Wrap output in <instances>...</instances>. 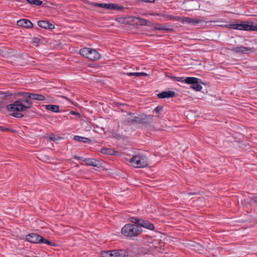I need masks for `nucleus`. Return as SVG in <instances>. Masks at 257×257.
I'll return each instance as SVG.
<instances>
[{
	"mask_svg": "<svg viewBox=\"0 0 257 257\" xmlns=\"http://www.w3.org/2000/svg\"><path fill=\"white\" fill-rule=\"evenodd\" d=\"M144 119L141 116H131L128 118L126 121L125 123L127 124L130 125L134 123H143Z\"/></svg>",
	"mask_w": 257,
	"mask_h": 257,
	"instance_id": "13",
	"label": "nucleus"
},
{
	"mask_svg": "<svg viewBox=\"0 0 257 257\" xmlns=\"http://www.w3.org/2000/svg\"><path fill=\"white\" fill-rule=\"evenodd\" d=\"M228 28L234 30H240V24H232L227 26Z\"/></svg>",
	"mask_w": 257,
	"mask_h": 257,
	"instance_id": "31",
	"label": "nucleus"
},
{
	"mask_svg": "<svg viewBox=\"0 0 257 257\" xmlns=\"http://www.w3.org/2000/svg\"><path fill=\"white\" fill-rule=\"evenodd\" d=\"M257 203V197H254L253 198H251L250 200V203L253 204V203Z\"/></svg>",
	"mask_w": 257,
	"mask_h": 257,
	"instance_id": "41",
	"label": "nucleus"
},
{
	"mask_svg": "<svg viewBox=\"0 0 257 257\" xmlns=\"http://www.w3.org/2000/svg\"><path fill=\"white\" fill-rule=\"evenodd\" d=\"M49 139H50V140H51L52 141L55 142V141H57V140L59 139V138L56 137L55 136H54L53 135H52V136L49 137Z\"/></svg>",
	"mask_w": 257,
	"mask_h": 257,
	"instance_id": "39",
	"label": "nucleus"
},
{
	"mask_svg": "<svg viewBox=\"0 0 257 257\" xmlns=\"http://www.w3.org/2000/svg\"><path fill=\"white\" fill-rule=\"evenodd\" d=\"M101 152L105 155H114L116 152L113 149L103 148L101 149Z\"/></svg>",
	"mask_w": 257,
	"mask_h": 257,
	"instance_id": "26",
	"label": "nucleus"
},
{
	"mask_svg": "<svg viewBox=\"0 0 257 257\" xmlns=\"http://www.w3.org/2000/svg\"><path fill=\"white\" fill-rule=\"evenodd\" d=\"M231 51L238 54H249L253 52V49L244 46H236L232 47Z\"/></svg>",
	"mask_w": 257,
	"mask_h": 257,
	"instance_id": "8",
	"label": "nucleus"
},
{
	"mask_svg": "<svg viewBox=\"0 0 257 257\" xmlns=\"http://www.w3.org/2000/svg\"><path fill=\"white\" fill-rule=\"evenodd\" d=\"M179 22L182 23H187L194 26H196L203 21L199 19H192L187 17H183L182 18L180 17Z\"/></svg>",
	"mask_w": 257,
	"mask_h": 257,
	"instance_id": "9",
	"label": "nucleus"
},
{
	"mask_svg": "<svg viewBox=\"0 0 257 257\" xmlns=\"http://www.w3.org/2000/svg\"><path fill=\"white\" fill-rule=\"evenodd\" d=\"M80 54L92 61L98 60L100 58V55L95 50L89 48H83L80 49Z\"/></svg>",
	"mask_w": 257,
	"mask_h": 257,
	"instance_id": "4",
	"label": "nucleus"
},
{
	"mask_svg": "<svg viewBox=\"0 0 257 257\" xmlns=\"http://www.w3.org/2000/svg\"><path fill=\"white\" fill-rule=\"evenodd\" d=\"M7 131H10L14 133H17L20 135V137H21V136H23V132L22 131H21V133H19L18 131H17L16 130H6Z\"/></svg>",
	"mask_w": 257,
	"mask_h": 257,
	"instance_id": "38",
	"label": "nucleus"
},
{
	"mask_svg": "<svg viewBox=\"0 0 257 257\" xmlns=\"http://www.w3.org/2000/svg\"><path fill=\"white\" fill-rule=\"evenodd\" d=\"M69 114H72L77 116L79 118L81 117V114L79 113L78 112L75 111H71L69 112Z\"/></svg>",
	"mask_w": 257,
	"mask_h": 257,
	"instance_id": "37",
	"label": "nucleus"
},
{
	"mask_svg": "<svg viewBox=\"0 0 257 257\" xmlns=\"http://www.w3.org/2000/svg\"><path fill=\"white\" fill-rule=\"evenodd\" d=\"M240 30L257 32V24L253 22H243L240 24Z\"/></svg>",
	"mask_w": 257,
	"mask_h": 257,
	"instance_id": "7",
	"label": "nucleus"
},
{
	"mask_svg": "<svg viewBox=\"0 0 257 257\" xmlns=\"http://www.w3.org/2000/svg\"><path fill=\"white\" fill-rule=\"evenodd\" d=\"M200 80L195 77H188L184 79L186 83L191 84V88L196 91H200L202 89V86L199 83Z\"/></svg>",
	"mask_w": 257,
	"mask_h": 257,
	"instance_id": "5",
	"label": "nucleus"
},
{
	"mask_svg": "<svg viewBox=\"0 0 257 257\" xmlns=\"http://www.w3.org/2000/svg\"><path fill=\"white\" fill-rule=\"evenodd\" d=\"M38 25L45 29H53L54 28V25L49 23L48 21L41 20L38 22Z\"/></svg>",
	"mask_w": 257,
	"mask_h": 257,
	"instance_id": "16",
	"label": "nucleus"
},
{
	"mask_svg": "<svg viewBox=\"0 0 257 257\" xmlns=\"http://www.w3.org/2000/svg\"><path fill=\"white\" fill-rule=\"evenodd\" d=\"M102 8L113 10L115 11H122L124 9V8L121 6L115 4H102Z\"/></svg>",
	"mask_w": 257,
	"mask_h": 257,
	"instance_id": "12",
	"label": "nucleus"
},
{
	"mask_svg": "<svg viewBox=\"0 0 257 257\" xmlns=\"http://www.w3.org/2000/svg\"><path fill=\"white\" fill-rule=\"evenodd\" d=\"M83 162H85L89 166L96 167L101 166V163L100 161L94 159H84V160H83Z\"/></svg>",
	"mask_w": 257,
	"mask_h": 257,
	"instance_id": "17",
	"label": "nucleus"
},
{
	"mask_svg": "<svg viewBox=\"0 0 257 257\" xmlns=\"http://www.w3.org/2000/svg\"><path fill=\"white\" fill-rule=\"evenodd\" d=\"M140 23H141V25H145V19L140 20Z\"/></svg>",
	"mask_w": 257,
	"mask_h": 257,
	"instance_id": "45",
	"label": "nucleus"
},
{
	"mask_svg": "<svg viewBox=\"0 0 257 257\" xmlns=\"http://www.w3.org/2000/svg\"><path fill=\"white\" fill-rule=\"evenodd\" d=\"M74 158L77 160H81V161H83V160H84L85 158H84L83 157H79V156H77L76 155H75V156H74Z\"/></svg>",
	"mask_w": 257,
	"mask_h": 257,
	"instance_id": "43",
	"label": "nucleus"
},
{
	"mask_svg": "<svg viewBox=\"0 0 257 257\" xmlns=\"http://www.w3.org/2000/svg\"><path fill=\"white\" fill-rule=\"evenodd\" d=\"M45 108L46 110L54 112H58L59 111V106L53 104L45 105Z\"/></svg>",
	"mask_w": 257,
	"mask_h": 257,
	"instance_id": "25",
	"label": "nucleus"
},
{
	"mask_svg": "<svg viewBox=\"0 0 257 257\" xmlns=\"http://www.w3.org/2000/svg\"><path fill=\"white\" fill-rule=\"evenodd\" d=\"M234 134H232V135L236 140H240L241 139V137H242V135L239 133H235V132H233Z\"/></svg>",
	"mask_w": 257,
	"mask_h": 257,
	"instance_id": "34",
	"label": "nucleus"
},
{
	"mask_svg": "<svg viewBox=\"0 0 257 257\" xmlns=\"http://www.w3.org/2000/svg\"><path fill=\"white\" fill-rule=\"evenodd\" d=\"M139 1H141V2H145V0H139Z\"/></svg>",
	"mask_w": 257,
	"mask_h": 257,
	"instance_id": "49",
	"label": "nucleus"
},
{
	"mask_svg": "<svg viewBox=\"0 0 257 257\" xmlns=\"http://www.w3.org/2000/svg\"><path fill=\"white\" fill-rule=\"evenodd\" d=\"M146 229L154 231L156 232H157L156 228L154 226V225L152 223H151L150 221L146 220Z\"/></svg>",
	"mask_w": 257,
	"mask_h": 257,
	"instance_id": "28",
	"label": "nucleus"
},
{
	"mask_svg": "<svg viewBox=\"0 0 257 257\" xmlns=\"http://www.w3.org/2000/svg\"><path fill=\"white\" fill-rule=\"evenodd\" d=\"M26 240L33 243H45L50 246H55L56 244L47 240L36 233H30L26 235Z\"/></svg>",
	"mask_w": 257,
	"mask_h": 257,
	"instance_id": "3",
	"label": "nucleus"
},
{
	"mask_svg": "<svg viewBox=\"0 0 257 257\" xmlns=\"http://www.w3.org/2000/svg\"><path fill=\"white\" fill-rule=\"evenodd\" d=\"M114 254V257H128V253L125 249L113 250L112 252Z\"/></svg>",
	"mask_w": 257,
	"mask_h": 257,
	"instance_id": "20",
	"label": "nucleus"
},
{
	"mask_svg": "<svg viewBox=\"0 0 257 257\" xmlns=\"http://www.w3.org/2000/svg\"><path fill=\"white\" fill-rule=\"evenodd\" d=\"M0 128H8V127H4L2 126H0Z\"/></svg>",
	"mask_w": 257,
	"mask_h": 257,
	"instance_id": "47",
	"label": "nucleus"
},
{
	"mask_svg": "<svg viewBox=\"0 0 257 257\" xmlns=\"http://www.w3.org/2000/svg\"><path fill=\"white\" fill-rule=\"evenodd\" d=\"M29 98L31 100L38 101H43L46 100L45 96L41 94L30 93L28 94Z\"/></svg>",
	"mask_w": 257,
	"mask_h": 257,
	"instance_id": "19",
	"label": "nucleus"
},
{
	"mask_svg": "<svg viewBox=\"0 0 257 257\" xmlns=\"http://www.w3.org/2000/svg\"><path fill=\"white\" fill-rule=\"evenodd\" d=\"M129 220L130 222L134 223V224L138 225L141 226L145 227V221L143 219H140L136 217H130Z\"/></svg>",
	"mask_w": 257,
	"mask_h": 257,
	"instance_id": "21",
	"label": "nucleus"
},
{
	"mask_svg": "<svg viewBox=\"0 0 257 257\" xmlns=\"http://www.w3.org/2000/svg\"><path fill=\"white\" fill-rule=\"evenodd\" d=\"M20 112V111H14V112L11 114V115L17 118H21L24 116V115Z\"/></svg>",
	"mask_w": 257,
	"mask_h": 257,
	"instance_id": "32",
	"label": "nucleus"
},
{
	"mask_svg": "<svg viewBox=\"0 0 257 257\" xmlns=\"http://www.w3.org/2000/svg\"><path fill=\"white\" fill-rule=\"evenodd\" d=\"M26 2L31 5L35 6H41L43 4V2L40 0H26Z\"/></svg>",
	"mask_w": 257,
	"mask_h": 257,
	"instance_id": "29",
	"label": "nucleus"
},
{
	"mask_svg": "<svg viewBox=\"0 0 257 257\" xmlns=\"http://www.w3.org/2000/svg\"><path fill=\"white\" fill-rule=\"evenodd\" d=\"M158 243V240H155L153 237H149V234L146 231V251L148 250V252H149L156 248ZM146 253H147V251H146Z\"/></svg>",
	"mask_w": 257,
	"mask_h": 257,
	"instance_id": "6",
	"label": "nucleus"
},
{
	"mask_svg": "<svg viewBox=\"0 0 257 257\" xmlns=\"http://www.w3.org/2000/svg\"><path fill=\"white\" fill-rule=\"evenodd\" d=\"M183 79H184V77H175L176 80H177V81H180V82H182L183 81H184V80H183Z\"/></svg>",
	"mask_w": 257,
	"mask_h": 257,
	"instance_id": "42",
	"label": "nucleus"
},
{
	"mask_svg": "<svg viewBox=\"0 0 257 257\" xmlns=\"http://www.w3.org/2000/svg\"><path fill=\"white\" fill-rule=\"evenodd\" d=\"M117 130H107L104 132L105 135L108 138H115L119 140L121 138V135Z\"/></svg>",
	"mask_w": 257,
	"mask_h": 257,
	"instance_id": "10",
	"label": "nucleus"
},
{
	"mask_svg": "<svg viewBox=\"0 0 257 257\" xmlns=\"http://www.w3.org/2000/svg\"><path fill=\"white\" fill-rule=\"evenodd\" d=\"M155 0H146V3H153Z\"/></svg>",
	"mask_w": 257,
	"mask_h": 257,
	"instance_id": "46",
	"label": "nucleus"
},
{
	"mask_svg": "<svg viewBox=\"0 0 257 257\" xmlns=\"http://www.w3.org/2000/svg\"><path fill=\"white\" fill-rule=\"evenodd\" d=\"M40 42V39L35 37L32 39V44L36 46H38Z\"/></svg>",
	"mask_w": 257,
	"mask_h": 257,
	"instance_id": "33",
	"label": "nucleus"
},
{
	"mask_svg": "<svg viewBox=\"0 0 257 257\" xmlns=\"http://www.w3.org/2000/svg\"><path fill=\"white\" fill-rule=\"evenodd\" d=\"M152 15H154V16H158L163 17L164 18H167L168 20H175V21H178V22H179V21H180V17H178V16H173L172 15H164V14H158V13L153 14Z\"/></svg>",
	"mask_w": 257,
	"mask_h": 257,
	"instance_id": "22",
	"label": "nucleus"
},
{
	"mask_svg": "<svg viewBox=\"0 0 257 257\" xmlns=\"http://www.w3.org/2000/svg\"><path fill=\"white\" fill-rule=\"evenodd\" d=\"M113 251V250H109V251H103L101 252V255L102 257H114V254L112 252Z\"/></svg>",
	"mask_w": 257,
	"mask_h": 257,
	"instance_id": "30",
	"label": "nucleus"
},
{
	"mask_svg": "<svg viewBox=\"0 0 257 257\" xmlns=\"http://www.w3.org/2000/svg\"><path fill=\"white\" fill-rule=\"evenodd\" d=\"M92 5L94 7H98V8H102V4L97 3H92Z\"/></svg>",
	"mask_w": 257,
	"mask_h": 257,
	"instance_id": "40",
	"label": "nucleus"
},
{
	"mask_svg": "<svg viewBox=\"0 0 257 257\" xmlns=\"http://www.w3.org/2000/svg\"><path fill=\"white\" fill-rule=\"evenodd\" d=\"M74 140L76 141H79V142H83V143H91L92 142L91 140H90L87 138L80 137L78 136H75L74 137Z\"/></svg>",
	"mask_w": 257,
	"mask_h": 257,
	"instance_id": "27",
	"label": "nucleus"
},
{
	"mask_svg": "<svg viewBox=\"0 0 257 257\" xmlns=\"http://www.w3.org/2000/svg\"><path fill=\"white\" fill-rule=\"evenodd\" d=\"M16 93L15 92L0 91V98L3 99H6L10 96H16Z\"/></svg>",
	"mask_w": 257,
	"mask_h": 257,
	"instance_id": "23",
	"label": "nucleus"
},
{
	"mask_svg": "<svg viewBox=\"0 0 257 257\" xmlns=\"http://www.w3.org/2000/svg\"><path fill=\"white\" fill-rule=\"evenodd\" d=\"M28 92L16 93V95L22 96V97L15 101L13 103L8 104L6 108L8 110L12 111H26L32 107L33 102L31 98H28Z\"/></svg>",
	"mask_w": 257,
	"mask_h": 257,
	"instance_id": "1",
	"label": "nucleus"
},
{
	"mask_svg": "<svg viewBox=\"0 0 257 257\" xmlns=\"http://www.w3.org/2000/svg\"><path fill=\"white\" fill-rule=\"evenodd\" d=\"M176 95V93L174 91H163L157 94L158 97L161 99L165 98H171L173 97Z\"/></svg>",
	"mask_w": 257,
	"mask_h": 257,
	"instance_id": "18",
	"label": "nucleus"
},
{
	"mask_svg": "<svg viewBox=\"0 0 257 257\" xmlns=\"http://www.w3.org/2000/svg\"><path fill=\"white\" fill-rule=\"evenodd\" d=\"M116 105H117V106H122V107H124L125 106V104H122V103H118V102H117L116 103Z\"/></svg>",
	"mask_w": 257,
	"mask_h": 257,
	"instance_id": "44",
	"label": "nucleus"
},
{
	"mask_svg": "<svg viewBox=\"0 0 257 257\" xmlns=\"http://www.w3.org/2000/svg\"><path fill=\"white\" fill-rule=\"evenodd\" d=\"M142 231V228L140 226L128 223L122 228L121 233L125 237H132L137 236Z\"/></svg>",
	"mask_w": 257,
	"mask_h": 257,
	"instance_id": "2",
	"label": "nucleus"
},
{
	"mask_svg": "<svg viewBox=\"0 0 257 257\" xmlns=\"http://www.w3.org/2000/svg\"><path fill=\"white\" fill-rule=\"evenodd\" d=\"M131 165L136 168L144 167L142 159L139 156H135L131 160Z\"/></svg>",
	"mask_w": 257,
	"mask_h": 257,
	"instance_id": "11",
	"label": "nucleus"
},
{
	"mask_svg": "<svg viewBox=\"0 0 257 257\" xmlns=\"http://www.w3.org/2000/svg\"><path fill=\"white\" fill-rule=\"evenodd\" d=\"M155 156L153 155H150L149 156H147L146 155V174L147 173V171H152V170L150 169L151 168L153 167L154 165H152L153 164V159L155 158Z\"/></svg>",
	"mask_w": 257,
	"mask_h": 257,
	"instance_id": "15",
	"label": "nucleus"
},
{
	"mask_svg": "<svg viewBox=\"0 0 257 257\" xmlns=\"http://www.w3.org/2000/svg\"><path fill=\"white\" fill-rule=\"evenodd\" d=\"M154 29L156 30L164 31L165 32H171L172 31V29L169 28L167 24H161L157 25L154 27Z\"/></svg>",
	"mask_w": 257,
	"mask_h": 257,
	"instance_id": "24",
	"label": "nucleus"
},
{
	"mask_svg": "<svg viewBox=\"0 0 257 257\" xmlns=\"http://www.w3.org/2000/svg\"><path fill=\"white\" fill-rule=\"evenodd\" d=\"M146 183H147V181L146 180ZM149 186V187H150V186H151V185H148V184H146V186Z\"/></svg>",
	"mask_w": 257,
	"mask_h": 257,
	"instance_id": "48",
	"label": "nucleus"
},
{
	"mask_svg": "<svg viewBox=\"0 0 257 257\" xmlns=\"http://www.w3.org/2000/svg\"><path fill=\"white\" fill-rule=\"evenodd\" d=\"M2 108V107L0 106V110H1Z\"/></svg>",
	"mask_w": 257,
	"mask_h": 257,
	"instance_id": "50",
	"label": "nucleus"
},
{
	"mask_svg": "<svg viewBox=\"0 0 257 257\" xmlns=\"http://www.w3.org/2000/svg\"><path fill=\"white\" fill-rule=\"evenodd\" d=\"M130 76H145V72H134V73H130L128 74Z\"/></svg>",
	"mask_w": 257,
	"mask_h": 257,
	"instance_id": "35",
	"label": "nucleus"
},
{
	"mask_svg": "<svg viewBox=\"0 0 257 257\" xmlns=\"http://www.w3.org/2000/svg\"><path fill=\"white\" fill-rule=\"evenodd\" d=\"M162 109H163L162 106H158L156 108H155L154 109V110H153V112L159 113V112L162 111Z\"/></svg>",
	"mask_w": 257,
	"mask_h": 257,
	"instance_id": "36",
	"label": "nucleus"
},
{
	"mask_svg": "<svg viewBox=\"0 0 257 257\" xmlns=\"http://www.w3.org/2000/svg\"><path fill=\"white\" fill-rule=\"evenodd\" d=\"M17 25L25 28L30 29L33 27V23L27 19H21L17 21Z\"/></svg>",
	"mask_w": 257,
	"mask_h": 257,
	"instance_id": "14",
	"label": "nucleus"
}]
</instances>
